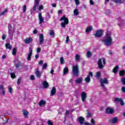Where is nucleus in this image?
<instances>
[{
    "mask_svg": "<svg viewBox=\"0 0 125 125\" xmlns=\"http://www.w3.org/2000/svg\"><path fill=\"white\" fill-rule=\"evenodd\" d=\"M64 21V22H61V27L62 28H65L66 25L69 24V19L66 18V15H63V17H62L59 21Z\"/></svg>",
    "mask_w": 125,
    "mask_h": 125,
    "instance_id": "1",
    "label": "nucleus"
},
{
    "mask_svg": "<svg viewBox=\"0 0 125 125\" xmlns=\"http://www.w3.org/2000/svg\"><path fill=\"white\" fill-rule=\"evenodd\" d=\"M112 37L109 34H107L106 39L102 40L103 42H104L105 45H108V46L112 44Z\"/></svg>",
    "mask_w": 125,
    "mask_h": 125,
    "instance_id": "2",
    "label": "nucleus"
},
{
    "mask_svg": "<svg viewBox=\"0 0 125 125\" xmlns=\"http://www.w3.org/2000/svg\"><path fill=\"white\" fill-rule=\"evenodd\" d=\"M72 73L73 77H78L79 76V66L78 65H74L72 67Z\"/></svg>",
    "mask_w": 125,
    "mask_h": 125,
    "instance_id": "3",
    "label": "nucleus"
},
{
    "mask_svg": "<svg viewBox=\"0 0 125 125\" xmlns=\"http://www.w3.org/2000/svg\"><path fill=\"white\" fill-rule=\"evenodd\" d=\"M103 34H104V31L102 29H99L96 31V33L94 36H95L96 38H101V37L103 36Z\"/></svg>",
    "mask_w": 125,
    "mask_h": 125,
    "instance_id": "4",
    "label": "nucleus"
},
{
    "mask_svg": "<svg viewBox=\"0 0 125 125\" xmlns=\"http://www.w3.org/2000/svg\"><path fill=\"white\" fill-rule=\"evenodd\" d=\"M100 82L101 83V86H102V87H104V88H105L104 83L105 84H108V83H109V82L108 81L107 78H104V79H101Z\"/></svg>",
    "mask_w": 125,
    "mask_h": 125,
    "instance_id": "5",
    "label": "nucleus"
},
{
    "mask_svg": "<svg viewBox=\"0 0 125 125\" xmlns=\"http://www.w3.org/2000/svg\"><path fill=\"white\" fill-rule=\"evenodd\" d=\"M90 77H93V73L92 72H89V75L85 78V82L86 83H90Z\"/></svg>",
    "mask_w": 125,
    "mask_h": 125,
    "instance_id": "6",
    "label": "nucleus"
},
{
    "mask_svg": "<svg viewBox=\"0 0 125 125\" xmlns=\"http://www.w3.org/2000/svg\"><path fill=\"white\" fill-rule=\"evenodd\" d=\"M114 109L112 108L111 107H108L105 111V114H114Z\"/></svg>",
    "mask_w": 125,
    "mask_h": 125,
    "instance_id": "7",
    "label": "nucleus"
},
{
    "mask_svg": "<svg viewBox=\"0 0 125 125\" xmlns=\"http://www.w3.org/2000/svg\"><path fill=\"white\" fill-rule=\"evenodd\" d=\"M87 96V94H86L85 92H82L81 94V99H82V102H85Z\"/></svg>",
    "mask_w": 125,
    "mask_h": 125,
    "instance_id": "8",
    "label": "nucleus"
},
{
    "mask_svg": "<svg viewBox=\"0 0 125 125\" xmlns=\"http://www.w3.org/2000/svg\"><path fill=\"white\" fill-rule=\"evenodd\" d=\"M114 101L115 102H120V104L121 106H124L125 105V103H124V101L122 98H116L114 99Z\"/></svg>",
    "mask_w": 125,
    "mask_h": 125,
    "instance_id": "9",
    "label": "nucleus"
},
{
    "mask_svg": "<svg viewBox=\"0 0 125 125\" xmlns=\"http://www.w3.org/2000/svg\"><path fill=\"white\" fill-rule=\"evenodd\" d=\"M22 66H23V63L20 61H18L17 63L15 64L16 69H21Z\"/></svg>",
    "mask_w": 125,
    "mask_h": 125,
    "instance_id": "10",
    "label": "nucleus"
},
{
    "mask_svg": "<svg viewBox=\"0 0 125 125\" xmlns=\"http://www.w3.org/2000/svg\"><path fill=\"white\" fill-rule=\"evenodd\" d=\"M118 122H119V119L117 117H113L112 119L109 120V123L111 124H117Z\"/></svg>",
    "mask_w": 125,
    "mask_h": 125,
    "instance_id": "11",
    "label": "nucleus"
},
{
    "mask_svg": "<svg viewBox=\"0 0 125 125\" xmlns=\"http://www.w3.org/2000/svg\"><path fill=\"white\" fill-rule=\"evenodd\" d=\"M39 20L40 21L39 23L40 25H42V24L44 22V20L43 19L42 16V13L39 14Z\"/></svg>",
    "mask_w": 125,
    "mask_h": 125,
    "instance_id": "12",
    "label": "nucleus"
},
{
    "mask_svg": "<svg viewBox=\"0 0 125 125\" xmlns=\"http://www.w3.org/2000/svg\"><path fill=\"white\" fill-rule=\"evenodd\" d=\"M97 64L98 65V68L99 69H103V64H102V59H99L98 61Z\"/></svg>",
    "mask_w": 125,
    "mask_h": 125,
    "instance_id": "13",
    "label": "nucleus"
},
{
    "mask_svg": "<svg viewBox=\"0 0 125 125\" xmlns=\"http://www.w3.org/2000/svg\"><path fill=\"white\" fill-rule=\"evenodd\" d=\"M33 42V38L29 37L28 38H26L24 40V42H25L26 44H29V43H31Z\"/></svg>",
    "mask_w": 125,
    "mask_h": 125,
    "instance_id": "14",
    "label": "nucleus"
},
{
    "mask_svg": "<svg viewBox=\"0 0 125 125\" xmlns=\"http://www.w3.org/2000/svg\"><path fill=\"white\" fill-rule=\"evenodd\" d=\"M43 41H44V39L43 38V34H41L39 35V42L40 44H42L43 43Z\"/></svg>",
    "mask_w": 125,
    "mask_h": 125,
    "instance_id": "15",
    "label": "nucleus"
},
{
    "mask_svg": "<svg viewBox=\"0 0 125 125\" xmlns=\"http://www.w3.org/2000/svg\"><path fill=\"white\" fill-rule=\"evenodd\" d=\"M33 53V50L32 48H29V53L27 56V60L28 61H31V59L32 58V54Z\"/></svg>",
    "mask_w": 125,
    "mask_h": 125,
    "instance_id": "16",
    "label": "nucleus"
},
{
    "mask_svg": "<svg viewBox=\"0 0 125 125\" xmlns=\"http://www.w3.org/2000/svg\"><path fill=\"white\" fill-rule=\"evenodd\" d=\"M55 93H56V88L55 87H53L50 93V96H53L55 95Z\"/></svg>",
    "mask_w": 125,
    "mask_h": 125,
    "instance_id": "17",
    "label": "nucleus"
},
{
    "mask_svg": "<svg viewBox=\"0 0 125 125\" xmlns=\"http://www.w3.org/2000/svg\"><path fill=\"white\" fill-rule=\"evenodd\" d=\"M39 5H40V2L38 1H35L34 6L32 8L33 11H36V9H37V6H39Z\"/></svg>",
    "mask_w": 125,
    "mask_h": 125,
    "instance_id": "18",
    "label": "nucleus"
},
{
    "mask_svg": "<svg viewBox=\"0 0 125 125\" xmlns=\"http://www.w3.org/2000/svg\"><path fill=\"white\" fill-rule=\"evenodd\" d=\"M35 74L37 78H41L42 77V73H41V72L39 71V68H37L36 69Z\"/></svg>",
    "mask_w": 125,
    "mask_h": 125,
    "instance_id": "19",
    "label": "nucleus"
},
{
    "mask_svg": "<svg viewBox=\"0 0 125 125\" xmlns=\"http://www.w3.org/2000/svg\"><path fill=\"white\" fill-rule=\"evenodd\" d=\"M22 113H23V116H24V118H25V119H28V115L29 114V112H28L25 109H23Z\"/></svg>",
    "mask_w": 125,
    "mask_h": 125,
    "instance_id": "20",
    "label": "nucleus"
},
{
    "mask_svg": "<svg viewBox=\"0 0 125 125\" xmlns=\"http://www.w3.org/2000/svg\"><path fill=\"white\" fill-rule=\"evenodd\" d=\"M42 85L44 87V88H48L49 86V84H48V83L46 81H44L42 83Z\"/></svg>",
    "mask_w": 125,
    "mask_h": 125,
    "instance_id": "21",
    "label": "nucleus"
},
{
    "mask_svg": "<svg viewBox=\"0 0 125 125\" xmlns=\"http://www.w3.org/2000/svg\"><path fill=\"white\" fill-rule=\"evenodd\" d=\"M79 122L80 124H81L82 125H83V124L84 123V118L83 117H80L79 118Z\"/></svg>",
    "mask_w": 125,
    "mask_h": 125,
    "instance_id": "22",
    "label": "nucleus"
},
{
    "mask_svg": "<svg viewBox=\"0 0 125 125\" xmlns=\"http://www.w3.org/2000/svg\"><path fill=\"white\" fill-rule=\"evenodd\" d=\"M119 70V65H117L113 69L112 72L114 74H117V72Z\"/></svg>",
    "mask_w": 125,
    "mask_h": 125,
    "instance_id": "23",
    "label": "nucleus"
},
{
    "mask_svg": "<svg viewBox=\"0 0 125 125\" xmlns=\"http://www.w3.org/2000/svg\"><path fill=\"white\" fill-rule=\"evenodd\" d=\"M93 30V28H92V26H89L87 27L85 29L86 33H89L90 31H92Z\"/></svg>",
    "mask_w": 125,
    "mask_h": 125,
    "instance_id": "24",
    "label": "nucleus"
},
{
    "mask_svg": "<svg viewBox=\"0 0 125 125\" xmlns=\"http://www.w3.org/2000/svg\"><path fill=\"white\" fill-rule=\"evenodd\" d=\"M95 77L97 79H100V77H101V73H100V71L96 72Z\"/></svg>",
    "mask_w": 125,
    "mask_h": 125,
    "instance_id": "25",
    "label": "nucleus"
},
{
    "mask_svg": "<svg viewBox=\"0 0 125 125\" xmlns=\"http://www.w3.org/2000/svg\"><path fill=\"white\" fill-rule=\"evenodd\" d=\"M46 104V102L44 100H42L40 102H39V105L40 106H42V105H45Z\"/></svg>",
    "mask_w": 125,
    "mask_h": 125,
    "instance_id": "26",
    "label": "nucleus"
},
{
    "mask_svg": "<svg viewBox=\"0 0 125 125\" xmlns=\"http://www.w3.org/2000/svg\"><path fill=\"white\" fill-rule=\"evenodd\" d=\"M5 47L6 49H11L12 48V46L10 43H6L5 44Z\"/></svg>",
    "mask_w": 125,
    "mask_h": 125,
    "instance_id": "27",
    "label": "nucleus"
},
{
    "mask_svg": "<svg viewBox=\"0 0 125 125\" xmlns=\"http://www.w3.org/2000/svg\"><path fill=\"white\" fill-rule=\"evenodd\" d=\"M119 75L121 77H124L125 75V70H122L119 72Z\"/></svg>",
    "mask_w": 125,
    "mask_h": 125,
    "instance_id": "28",
    "label": "nucleus"
},
{
    "mask_svg": "<svg viewBox=\"0 0 125 125\" xmlns=\"http://www.w3.org/2000/svg\"><path fill=\"white\" fill-rule=\"evenodd\" d=\"M114 2L118 3H124L125 2V0H114Z\"/></svg>",
    "mask_w": 125,
    "mask_h": 125,
    "instance_id": "29",
    "label": "nucleus"
},
{
    "mask_svg": "<svg viewBox=\"0 0 125 125\" xmlns=\"http://www.w3.org/2000/svg\"><path fill=\"white\" fill-rule=\"evenodd\" d=\"M91 56H92V53H91V52L88 51L87 52L86 57H87V58H90V57H91Z\"/></svg>",
    "mask_w": 125,
    "mask_h": 125,
    "instance_id": "30",
    "label": "nucleus"
},
{
    "mask_svg": "<svg viewBox=\"0 0 125 125\" xmlns=\"http://www.w3.org/2000/svg\"><path fill=\"white\" fill-rule=\"evenodd\" d=\"M49 35L50 36H51V37H53V38H54V37H55V33H54V30H50Z\"/></svg>",
    "mask_w": 125,
    "mask_h": 125,
    "instance_id": "31",
    "label": "nucleus"
},
{
    "mask_svg": "<svg viewBox=\"0 0 125 125\" xmlns=\"http://www.w3.org/2000/svg\"><path fill=\"white\" fill-rule=\"evenodd\" d=\"M68 72H69V69L68 68V67H65L63 69V75H66V74H67Z\"/></svg>",
    "mask_w": 125,
    "mask_h": 125,
    "instance_id": "32",
    "label": "nucleus"
},
{
    "mask_svg": "<svg viewBox=\"0 0 125 125\" xmlns=\"http://www.w3.org/2000/svg\"><path fill=\"white\" fill-rule=\"evenodd\" d=\"M8 11V9H7V8H6L3 11H2L0 14V15H4V14H5Z\"/></svg>",
    "mask_w": 125,
    "mask_h": 125,
    "instance_id": "33",
    "label": "nucleus"
},
{
    "mask_svg": "<svg viewBox=\"0 0 125 125\" xmlns=\"http://www.w3.org/2000/svg\"><path fill=\"white\" fill-rule=\"evenodd\" d=\"M78 9H75L74 11H73V13L74 15H79V11H78Z\"/></svg>",
    "mask_w": 125,
    "mask_h": 125,
    "instance_id": "34",
    "label": "nucleus"
},
{
    "mask_svg": "<svg viewBox=\"0 0 125 125\" xmlns=\"http://www.w3.org/2000/svg\"><path fill=\"white\" fill-rule=\"evenodd\" d=\"M60 63L61 64H64V63H65L64 58H63V57H61L60 58Z\"/></svg>",
    "mask_w": 125,
    "mask_h": 125,
    "instance_id": "35",
    "label": "nucleus"
},
{
    "mask_svg": "<svg viewBox=\"0 0 125 125\" xmlns=\"http://www.w3.org/2000/svg\"><path fill=\"white\" fill-rule=\"evenodd\" d=\"M121 82H122L123 85H125V77H122L121 78Z\"/></svg>",
    "mask_w": 125,
    "mask_h": 125,
    "instance_id": "36",
    "label": "nucleus"
},
{
    "mask_svg": "<svg viewBox=\"0 0 125 125\" xmlns=\"http://www.w3.org/2000/svg\"><path fill=\"white\" fill-rule=\"evenodd\" d=\"M16 50H17V48H14L13 49V52H12V54L13 55H16Z\"/></svg>",
    "mask_w": 125,
    "mask_h": 125,
    "instance_id": "37",
    "label": "nucleus"
},
{
    "mask_svg": "<svg viewBox=\"0 0 125 125\" xmlns=\"http://www.w3.org/2000/svg\"><path fill=\"white\" fill-rule=\"evenodd\" d=\"M46 68H47V63H45L43 64L42 66V70H44Z\"/></svg>",
    "mask_w": 125,
    "mask_h": 125,
    "instance_id": "38",
    "label": "nucleus"
},
{
    "mask_svg": "<svg viewBox=\"0 0 125 125\" xmlns=\"http://www.w3.org/2000/svg\"><path fill=\"white\" fill-rule=\"evenodd\" d=\"M22 10L23 13H25V12H26V10H27V6H26V5H24L23 6Z\"/></svg>",
    "mask_w": 125,
    "mask_h": 125,
    "instance_id": "39",
    "label": "nucleus"
},
{
    "mask_svg": "<svg viewBox=\"0 0 125 125\" xmlns=\"http://www.w3.org/2000/svg\"><path fill=\"white\" fill-rule=\"evenodd\" d=\"M15 77H16L15 73H11V78L12 79H15Z\"/></svg>",
    "mask_w": 125,
    "mask_h": 125,
    "instance_id": "40",
    "label": "nucleus"
},
{
    "mask_svg": "<svg viewBox=\"0 0 125 125\" xmlns=\"http://www.w3.org/2000/svg\"><path fill=\"white\" fill-rule=\"evenodd\" d=\"M39 10L41 11L42 9H43V6L42 5H41L39 6Z\"/></svg>",
    "mask_w": 125,
    "mask_h": 125,
    "instance_id": "41",
    "label": "nucleus"
},
{
    "mask_svg": "<svg viewBox=\"0 0 125 125\" xmlns=\"http://www.w3.org/2000/svg\"><path fill=\"white\" fill-rule=\"evenodd\" d=\"M47 124H48V125H53V123L51 122V121L48 120L47 122Z\"/></svg>",
    "mask_w": 125,
    "mask_h": 125,
    "instance_id": "42",
    "label": "nucleus"
},
{
    "mask_svg": "<svg viewBox=\"0 0 125 125\" xmlns=\"http://www.w3.org/2000/svg\"><path fill=\"white\" fill-rule=\"evenodd\" d=\"M30 80H31V81H35V76L31 75V76H30Z\"/></svg>",
    "mask_w": 125,
    "mask_h": 125,
    "instance_id": "43",
    "label": "nucleus"
},
{
    "mask_svg": "<svg viewBox=\"0 0 125 125\" xmlns=\"http://www.w3.org/2000/svg\"><path fill=\"white\" fill-rule=\"evenodd\" d=\"M8 89H9V92L10 93H12V87H9L8 88Z\"/></svg>",
    "mask_w": 125,
    "mask_h": 125,
    "instance_id": "44",
    "label": "nucleus"
},
{
    "mask_svg": "<svg viewBox=\"0 0 125 125\" xmlns=\"http://www.w3.org/2000/svg\"><path fill=\"white\" fill-rule=\"evenodd\" d=\"M102 59L103 60V64L106 65V61L104 59V58H102Z\"/></svg>",
    "mask_w": 125,
    "mask_h": 125,
    "instance_id": "45",
    "label": "nucleus"
},
{
    "mask_svg": "<svg viewBox=\"0 0 125 125\" xmlns=\"http://www.w3.org/2000/svg\"><path fill=\"white\" fill-rule=\"evenodd\" d=\"M42 51V49H41V47H38L37 49V52L39 53V52H41Z\"/></svg>",
    "mask_w": 125,
    "mask_h": 125,
    "instance_id": "46",
    "label": "nucleus"
},
{
    "mask_svg": "<svg viewBox=\"0 0 125 125\" xmlns=\"http://www.w3.org/2000/svg\"><path fill=\"white\" fill-rule=\"evenodd\" d=\"M82 82H83V78L80 77L79 78V83H82Z\"/></svg>",
    "mask_w": 125,
    "mask_h": 125,
    "instance_id": "47",
    "label": "nucleus"
},
{
    "mask_svg": "<svg viewBox=\"0 0 125 125\" xmlns=\"http://www.w3.org/2000/svg\"><path fill=\"white\" fill-rule=\"evenodd\" d=\"M21 83V78H20V79H19L18 80L17 84H18V85L20 84Z\"/></svg>",
    "mask_w": 125,
    "mask_h": 125,
    "instance_id": "48",
    "label": "nucleus"
},
{
    "mask_svg": "<svg viewBox=\"0 0 125 125\" xmlns=\"http://www.w3.org/2000/svg\"><path fill=\"white\" fill-rule=\"evenodd\" d=\"M121 90L122 92H123L125 93V87L123 86L122 87Z\"/></svg>",
    "mask_w": 125,
    "mask_h": 125,
    "instance_id": "49",
    "label": "nucleus"
},
{
    "mask_svg": "<svg viewBox=\"0 0 125 125\" xmlns=\"http://www.w3.org/2000/svg\"><path fill=\"white\" fill-rule=\"evenodd\" d=\"M91 117V113L88 112L87 114V118H90Z\"/></svg>",
    "mask_w": 125,
    "mask_h": 125,
    "instance_id": "50",
    "label": "nucleus"
},
{
    "mask_svg": "<svg viewBox=\"0 0 125 125\" xmlns=\"http://www.w3.org/2000/svg\"><path fill=\"white\" fill-rule=\"evenodd\" d=\"M1 89H4V87L3 86V85L1 84L0 85V90H1Z\"/></svg>",
    "mask_w": 125,
    "mask_h": 125,
    "instance_id": "51",
    "label": "nucleus"
},
{
    "mask_svg": "<svg viewBox=\"0 0 125 125\" xmlns=\"http://www.w3.org/2000/svg\"><path fill=\"white\" fill-rule=\"evenodd\" d=\"M12 28V26L11 25V24H9L8 31H10V30H11Z\"/></svg>",
    "mask_w": 125,
    "mask_h": 125,
    "instance_id": "52",
    "label": "nucleus"
},
{
    "mask_svg": "<svg viewBox=\"0 0 125 125\" xmlns=\"http://www.w3.org/2000/svg\"><path fill=\"white\" fill-rule=\"evenodd\" d=\"M33 34H35V35H37V34H38V30L35 29L33 31Z\"/></svg>",
    "mask_w": 125,
    "mask_h": 125,
    "instance_id": "53",
    "label": "nucleus"
},
{
    "mask_svg": "<svg viewBox=\"0 0 125 125\" xmlns=\"http://www.w3.org/2000/svg\"><path fill=\"white\" fill-rule=\"evenodd\" d=\"M91 124H93V125H94V124H95V121H94V119H91Z\"/></svg>",
    "mask_w": 125,
    "mask_h": 125,
    "instance_id": "54",
    "label": "nucleus"
},
{
    "mask_svg": "<svg viewBox=\"0 0 125 125\" xmlns=\"http://www.w3.org/2000/svg\"><path fill=\"white\" fill-rule=\"evenodd\" d=\"M90 4L91 5H93L94 4V2L92 0H90Z\"/></svg>",
    "mask_w": 125,
    "mask_h": 125,
    "instance_id": "55",
    "label": "nucleus"
},
{
    "mask_svg": "<svg viewBox=\"0 0 125 125\" xmlns=\"http://www.w3.org/2000/svg\"><path fill=\"white\" fill-rule=\"evenodd\" d=\"M42 64H43V61H42V60L40 61L39 62V64L42 65Z\"/></svg>",
    "mask_w": 125,
    "mask_h": 125,
    "instance_id": "56",
    "label": "nucleus"
},
{
    "mask_svg": "<svg viewBox=\"0 0 125 125\" xmlns=\"http://www.w3.org/2000/svg\"><path fill=\"white\" fill-rule=\"evenodd\" d=\"M75 57L76 61H79V54L76 55Z\"/></svg>",
    "mask_w": 125,
    "mask_h": 125,
    "instance_id": "57",
    "label": "nucleus"
},
{
    "mask_svg": "<svg viewBox=\"0 0 125 125\" xmlns=\"http://www.w3.org/2000/svg\"><path fill=\"white\" fill-rule=\"evenodd\" d=\"M5 39H6V36H5V35H3L2 36V39L5 40Z\"/></svg>",
    "mask_w": 125,
    "mask_h": 125,
    "instance_id": "58",
    "label": "nucleus"
},
{
    "mask_svg": "<svg viewBox=\"0 0 125 125\" xmlns=\"http://www.w3.org/2000/svg\"><path fill=\"white\" fill-rule=\"evenodd\" d=\"M69 36H67L66 37V40H65L66 42H69Z\"/></svg>",
    "mask_w": 125,
    "mask_h": 125,
    "instance_id": "59",
    "label": "nucleus"
},
{
    "mask_svg": "<svg viewBox=\"0 0 125 125\" xmlns=\"http://www.w3.org/2000/svg\"><path fill=\"white\" fill-rule=\"evenodd\" d=\"M47 18L48 19H49L50 18V14H49V13L47 14Z\"/></svg>",
    "mask_w": 125,
    "mask_h": 125,
    "instance_id": "60",
    "label": "nucleus"
},
{
    "mask_svg": "<svg viewBox=\"0 0 125 125\" xmlns=\"http://www.w3.org/2000/svg\"><path fill=\"white\" fill-rule=\"evenodd\" d=\"M75 83H79V78H77V80H75Z\"/></svg>",
    "mask_w": 125,
    "mask_h": 125,
    "instance_id": "61",
    "label": "nucleus"
},
{
    "mask_svg": "<svg viewBox=\"0 0 125 125\" xmlns=\"http://www.w3.org/2000/svg\"><path fill=\"white\" fill-rule=\"evenodd\" d=\"M54 73V70L52 69V70L50 71V74H51V75H53Z\"/></svg>",
    "mask_w": 125,
    "mask_h": 125,
    "instance_id": "62",
    "label": "nucleus"
},
{
    "mask_svg": "<svg viewBox=\"0 0 125 125\" xmlns=\"http://www.w3.org/2000/svg\"><path fill=\"white\" fill-rule=\"evenodd\" d=\"M75 1L76 4L78 5V4H79V0H75Z\"/></svg>",
    "mask_w": 125,
    "mask_h": 125,
    "instance_id": "63",
    "label": "nucleus"
},
{
    "mask_svg": "<svg viewBox=\"0 0 125 125\" xmlns=\"http://www.w3.org/2000/svg\"><path fill=\"white\" fill-rule=\"evenodd\" d=\"M84 125H91V124H90L89 123H88V122L84 123Z\"/></svg>",
    "mask_w": 125,
    "mask_h": 125,
    "instance_id": "64",
    "label": "nucleus"
}]
</instances>
